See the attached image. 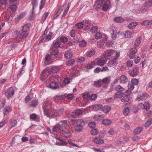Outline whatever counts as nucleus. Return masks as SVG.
Instances as JSON below:
<instances>
[{"label": "nucleus", "mask_w": 152, "mask_h": 152, "mask_svg": "<svg viewBox=\"0 0 152 152\" xmlns=\"http://www.w3.org/2000/svg\"><path fill=\"white\" fill-rule=\"evenodd\" d=\"M62 11V9L59 10L54 15L53 18V19H55L57 17H58L61 14V11Z\"/></svg>", "instance_id": "052dcab7"}, {"label": "nucleus", "mask_w": 152, "mask_h": 152, "mask_svg": "<svg viewBox=\"0 0 152 152\" xmlns=\"http://www.w3.org/2000/svg\"><path fill=\"white\" fill-rule=\"evenodd\" d=\"M17 7V6L16 4H13L11 5L10 9L12 11L15 12L16 10Z\"/></svg>", "instance_id": "774afa93"}, {"label": "nucleus", "mask_w": 152, "mask_h": 152, "mask_svg": "<svg viewBox=\"0 0 152 152\" xmlns=\"http://www.w3.org/2000/svg\"><path fill=\"white\" fill-rule=\"evenodd\" d=\"M137 25V22H133L130 23L128 25V27L129 29H133L135 28Z\"/></svg>", "instance_id": "c85d7f7f"}, {"label": "nucleus", "mask_w": 152, "mask_h": 152, "mask_svg": "<svg viewBox=\"0 0 152 152\" xmlns=\"http://www.w3.org/2000/svg\"><path fill=\"white\" fill-rule=\"evenodd\" d=\"M95 37L96 39H99L102 37V34L101 33L98 32L96 33L95 35Z\"/></svg>", "instance_id": "a18cd8bd"}, {"label": "nucleus", "mask_w": 152, "mask_h": 152, "mask_svg": "<svg viewBox=\"0 0 152 152\" xmlns=\"http://www.w3.org/2000/svg\"><path fill=\"white\" fill-rule=\"evenodd\" d=\"M76 26L77 28L80 29L83 28L84 25L82 21L77 23Z\"/></svg>", "instance_id": "603ef678"}, {"label": "nucleus", "mask_w": 152, "mask_h": 152, "mask_svg": "<svg viewBox=\"0 0 152 152\" xmlns=\"http://www.w3.org/2000/svg\"><path fill=\"white\" fill-rule=\"evenodd\" d=\"M152 123V120L149 119L145 123V126L146 127H148Z\"/></svg>", "instance_id": "5fc2aeb1"}, {"label": "nucleus", "mask_w": 152, "mask_h": 152, "mask_svg": "<svg viewBox=\"0 0 152 152\" xmlns=\"http://www.w3.org/2000/svg\"><path fill=\"white\" fill-rule=\"evenodd\" d=\"M82 97L83 98L87 99L90 97V95L88 92H86L83 93L82 94Z\"/></svg>", "instance_id": "4c0bfd02"}, {"label": "nucleus", "mask_w": 152, "mask_h": 152, "mask_svg": "<svg viewBox=\"0 0 152 152\" xmlns=\"http://www.w3.org/2000/svg\"><path fill=\"white\" fill-rule=\"evenodd\" d=\"M104 118V117L103 116L99 115H96L94 117V119L98 121L102 120Z\"/></svg>", "instance_id": "c9c22d12"}, {"label": "nucleus", "mask_w": 152, "mask_h": 152, "mask_svg": "<svg viewBox=\"0 0 152 152\" xmlns=\"http://www.w3.org/2000/svg\"><path fill=\"white\" fill-rule=\"evenodd\" d=\"M122 95V93L121 92H117L114 96L115 99L120 98Z\"/></svg>", "instance_id": "3c124183"}, {"label": "nucleus", "mask_w": 152, "mask_h": 152, "mask_svg": "<svg viewBox=\"0 0 152 152\" xmlns=\"http://www.w3.org/2000/svg\"><path fill=\"white\" fill-rule=\"evenodd\" d=\"M67 130L62 132L61 133L63 136L66 138L69 137L71 136V134Z\"/></svg>", "instance_id": "6ab92c4d"}, {"label": "nucleus", "mask_w": 152, "mask_h": 152, "mask_svg": "<svg viewBox=\"0 0 152 152\" xmlns=\"http://www.w3.org/2000/svg\"><path fill=\"white\" fill-rule=\"evenodd\" d=\"M114 21L118 23H122L124 21V19L120 17H117L114 19Z\"/></svg>", "instance_id": "2f4dec72"}, {"label": "nucleus", "mask_w": 152, "mask_h": 152, "mask_svg": "<svg viewBox=\"0 0 152 152\" xmlns=\"http://www.w3.org/2000/svg\"><path fill=\"white\" fill-rule=\"evenodd\" d=\"M84 25H88L91 23V21L89 20H85L82 21Z\"/></svg>", "instance_id": "680f3d73"}, {"label": "nucleus", "mask_w": 152, "mask_h": 152, "mask_svg": "<svg viewBox=\"0 0 152 152\" xmlns=\"http://www.w3.org/2000/svg\"><path fill=\"white\" fill-rule=\"evenodd\" d=\"M98 131L97 129H92L91 132V133L92 135H97L98 133Z\"/></svg>", "instance_id": "4d7b16f0"}, {"label": "nucleus", "mask_w": 152, "mask_h": 152, "mask_svg": "<svg viewBox=\"0 0 152 152\" xmlns=\"http://www.w3.org/2000/svg\"><path fill=\"white\" fill-rule=\"evenodd\" d=\"M108 132L111 135H114L115 134V132L113 128H111Z\"/></svg>", "instance_id": "de8ad7c7"}, {"label": "nucleus", "mask_w": 152, "mask_h": 152, "mask_svg": "<svg viewBox=\"0 0 152 152\" xmlns=\"http://www.w3.org/2000/svg\"><path fill=\"white\" fill-rule=\"evenodd\" d=\"M111 109V107L110 106L106 105L103 107L102 106V110L103 112L107 113L109 112Z\"/></svg>", "instance_id": "b1692460"}, {"label": "nucleus", "mask_w": 152, "mask_h": 152, "mask_svg": "<svg viewBox=\"0 0 152 152\" xmlns=\"http://www.w3.org/2000/svg\"><path fill=\"white\" fill-rule=\"evenodd\" d=\"M53 33L51 32H49L48 34L46 35L45 37H46L45 40L48 41L50 40L51 38Z\"/></svg>", "instance_id": "ea45409f"}, {"label": "nucleus", "mask_w": 152, "mask_h": 152, "mask_svg": "<svg viewBox=\"0 0 152 152\" xmlns=\"http://www.w3.org/2000/svg\"><path fill=\"white\" fill-rule=\"evenodd\" d=\"M96 65V61H94L91 63V64H88L86 66V68L88 69H91L93 68Z\"/></svg>", "instance_id": "412c9836"}, {"label": "nucleus", "mask_w": 152, "mask_h": 152, "mask_svg": "<svg viewBox=\"0 0 152 152\" xmlns=\"http://www.w3.org/2000/svg\"><path fill=\"white\" fill-rule=\"evenodd\" d=\"M50 87L53 89H55L57 88H62L63 87V84L61 86V87L58 86L57 83L55 82H52L51 83L50 85Z\"/></svg>", "instance_id": "9b49d317"}, {"label": "nucleus", "mask_w": 152, "mask_h": 152, "mask_svg": "<svg viewBox=\"0 0 152 152\" xmlns=\"http://www.w3.org/2000/svg\"><path fill=\"white\" fill-rule=\"evenodd\" d=\"M72 53L69 51H66L64 54L65 57L67 59L71 58L72 56Z\"/></svg>", "instance_id": "bb28decb"}, {"label": "nucleus", "mask_w": 152, "mask_h": 152, "mask_svg": "<svg viewBox=\"0 0 152 152\" xmlns=\"http://www.w3.org/2000/svg\"><path fill=\"white\" fill-rule=\"evenodd\" d=\"M95 50H90L87 52L86 55L88 57H91L95 54Z\"/></svg>", "instance_id": "473e14b6"}, {"label": "nucleus", "mask_w": 152, "mask_h": 152, "mask_svg": "<svg viewBox=\"0 0 152 152\" xmlns=\"http://www.w3.org/2000/svg\"><path fill=\"white\" fill-rule=\"evenodd\" d=\"M147 98L146 94H143L141 96H138L136 98V100L137 101H143L145 100Z\"/></svg>", "instance_id": "f3484780"}, {"label": "nucleus", "mask_w": 152, "mask_h": 152, "mask_svg": "<svg viewBox=\"0 0 152 152\" xmlns=\"http://www.w3.org/2000/svg\"><path fill=\"white\" fill-rule=\"evenodd\" d=\"M50 73L48 69H45L42 71L41 74L40 76L41 80L42 81L45 82L48 80H50V77L48 78Z\"/></svg>", "instance_id": "20e7f679"}, {"label": "nucleus", "mask_w": 152, "mask_h": 152, "mask_svg": "<svg viewBox=\"0 0 152 152\" xmlns=\"http://www.w3.org/2000/svg\"><path fill=\"white\" fill-rule=\"evenodd\" d=\"M30 24L28 23L25 24L22 27V31L23 32H27L29 30L30 27Z\"/></svg>", "instance_id": "a211bd4d"}, {"label": "nucleus", "mask_w": 152, "mask_h": 152, "mask_svg": "<svg viewBox=\"0 0 152 152\" xmlns=\"http://www.w3.org/2000/svg\"><path fill=\"white\" fill-rule=\"evenodd\" d=\"M94 141L97 144H102L104 142L103 140L99 137H95L93 139Z\"/></svg>", "instance_id": "2eb2a0df"}, {"label": "nucleus", "mask_w": 152, "mask_h": 152, "mask_svg": "<svg viewBox=\"0 0 152 152\" xmlns=\"http://www.w3.org/2000/svg\"><path fill=\"white\" fill-rule=\"evenodd\" d=\"M110 80V77H106L104 78L101 81L103 83H108Z\"/></svg>", "instance_id": "58836bf2"}, {"label": "nucleus", "mask_w": 152, "mask_h": 152, "mask_svg": "<svg viewBox=\"0 0 152 152\" xmlns=\"http://www.w3.org/2000/svg\"><path fill=\"white\" fill-rule=\"evenodd\" d=\"M59 50L58 48H55L51 51V54L53 55H56L59 53Z\"/></svg>", "instance_id": "37998d69"}, {"label": "nucleus", "mask_w": 152, "mask_h": 152, "mask_svg": "<svg viewBox=\"0 0 152 152\" xmlns=\"http://www.w3.org/2000/svg\"><path fill=\"white\" fill-rule=\"evenodd\" d=\"M12 110V108L10 107H5L3 110L4 115L5 116L7 114Z\"/></svg>", "instance_id": "a878e982"}, {"label": "nucleus", "mask_w": 152, "mask_h": 152, "mask_svg": "<svg viewBox=\"0 0 152 152\" xmlns=\"http://www.w3.org/2000/svg\"><path fill=\"white\" fill-rule=\"evenodd\" d=\"M14 92L13 88H10L8 89L5 93V95L8 98L11 97L14 94Z\"/></svg>", "instance_id": "9d476101"}, {"label": "nucleus", "mask_w": 152, "mask_h": 152, "mask_svg": "<svg viewBox=\"0 0 152 152\" xmlns=\"http://www.w3.org/2000/svg\"><path fill=\"white\" fill-rule=\"evenodd\" d=\"M142 39L140 37H139L137 38L135 41L134 44V46L136 47H138L140 44Z\"/></svg>", "instance_id": "c756f323"}, {"label": "nucleus", "mask_w": 152, "mask_h": 152, "mask_svg": "<svg viewBox=\"0 0 152 152\" xmlns=\"http://www.w3.org/2000/svg\"><path fill=\"white\" fill-rule=\"evenodd\" d=\"M64 110L63 108L56 110L51 107L49 109H44V114L49 118H55L62 115Z\"/></svg>", "instance_id": "f03ea898"}, {"label": "nucleus", "mask_w": 152, "mask_h": 152, "mask_svg": "<svg viewBox=\"0 0 152 152\" xmlns=\"http://www.w3.org/2000/svg\"><path fill=\"white\" fill-rule=\"evenodd\" d=\"M112 121L111 120L108 119H105L102 121V124L105 125H108L111 124Z\"/></svg>", "instance_id": "f704fd0d"}, {"label": "nucleus", "mask_w": 152, "mask_h": 152, "mask_svg": "<svg viewBox=\"0 0 152 152\" xmlns=\"http://www.w3.org/2000/svg\"><path fill=\"white\" fill-rule=\"evenodd\" d=\"M48 69V71L50 73H57L59 70L58 66H54Z\"/></svg>", "instance_id": "4468645a"}, {"label": "nucleus", "mask_w": 152, "mask_h": 152, "mask_svg": "<svg viewBox=\"0 0 152 152\" xmlns=\"http://www.w3.org/2000/svg\"><path fill=\"white\" fill-rule=\"evenodd\" d=\"M77 125L75 126V130L77 132H80L83 130V126L84 125L85 123L83 119L76 120L75 121Z\"/></svg>", "instance_id": "7ed1b4c3"}, {"label": "nucleus", "mask_w": 152, "mask_h": 152, "mask_svg": "<svg viewBox=\"0 0 152 152\" xmlns=\"http://www.w3.org/2000/svg\"><path fill=\"white\" fill-rule=\"evenodd\" d=\"M138 80L137 79L135 78L132 79L131 81V83L134 85H137L138 84Z\"/></svg>", "instance_id": "8fccbe9b"}, {"label": "nucleus", "mask_w": 152, "mask_h": 152, "mask_svg": "<svg viewBox=\"0 0 152 152\" xmlns=\"http://www.w3.org/2000/svg\"><path fill=\"white\" fill-rule=\"evenodd\" d=\"M129 96L128 95H125L121 98V101L124 102H128L129 100Z\"/></svg>", "instance_id": "79ce46f5"}, {"label": "nucleus", "mask_w": 152, "mask_h": 152, "mask_svg": "<svg viewBox=\"0 0 152 152\" xmlns=\"http://www.w3.org/2000/svg\"><path fill=\"white\" fill-rule=\"evenodd\" d=\"M102 106L101 104H96L92 106V108L94 111H97L102 109Z\"/></svg>", "instance_id": "aec40b11"}, {"label": "nucleus", "mask_w": 152, "mask_h": 152, "mask_svg": "<svg viewBox=\"0 0 152 152\" xmlns=\"http://www.w3.org/2000/svg\"><path fill=\"white\" fill-rule=\"evenodd\" d=\"M53 46L55 48H57L60 47V43L59 42L55 40L53 42Z\"/></svg>", "instance_id": "49530a36"}, {"label": "nucleus", "mask_w": 152, "mask_h": 152, "mask_svg": "<svg viewBox=\"0 0 152 152\" xmlns=\"http://www.w3.org/2000/svg\"><path fill=\"white\" fill-rule=\"evenodd\" d=\"M120 56V53L117 50L112 49L106 50L103 54V56L105 59H110L107 64L108 66L112 67L118 64V59Z\"/></svg>", "instance_id": "f257e3e1"}, {"label": "nucleus", "mask_w": 152, "mask_h": 152, "mask_svg": "<svg viewBox=\"0 0 152 152\" xmlns=\"http://www.w3.org/2000/svg\"><path fill=\"white\" fill-rule=\"evenodd\" d=\"M129 73L131 76L135 77L139 73V68L137 66L135 67L132 70H129Z\"/></svg>", "instance_id": "423d86ee"}, {"label": "nucleus", "mask_w": 152, "mask_h": 152, "mask_svg": "<svg viewBox=\"0 0 152 152\" xmlns=\"http://www.w3.org/2000/svg\"><path fill=\"white\" fill-rule=\"evenodd\" d=\"M60 122L61 123V132L68 129L69 127L67 124L66 120H62Z\"/></svg>", "instance_id": "39448f33"}, {"label": "nucleus", "mask_w": 152, "mask_h": 152, "mask_svg": "<svg viewBox=\"0 0 152 152\" xmlns=\"http://www.w3.org/2000/svg\"><path fill=\"white\" fill-rule=\"evenodd\" d=\"M119 79L120 82L121 83H125L128 81V78L127 77L124 75H121Z\"/></svg>", "instance_id": "dca6fc26"}, {"label": "nucleus", "mask_w": 152, "mask_h": 152, "mask_svg": "<svg viewBox=\"0 0 152 152\" xmlns=\"http://www.w3.org/2000/svg\"><path fill=\"white\" fill-rule=\"evenodd\" d=\"M71 79L69 77H67L65 78L64 80V83L65 84H68L70 83Z\"/></svg>", "instance_id": "0e129e2a"}, {"label": "nucleus", "mask_w": 152, "mask_h": 152, "mask_svg": "<svg viewBox=\"0 0 152 152\" xmlns=\"http://www.w3.org/2000/svg\"><path fill=\"white\" fill-rule=\"evenodd\" d=\"M111 2L110 0H106L103 5V10L105 11H107L108 9L111 7Z\"/></svg>", "instance_id": "0eeeda50"}, {"label": "nucleus", "mask_w": 152, "mask_h": 152, "mask_svg": "<svg viewBox=\"0 0 152 152\" xmlns=\"http://www.w3.org/2000/svg\"><path fill=\"white\" fill-rule=\"evenodd\" d=\"M87 42L85 40H83L79 42V45L80 47H84L86 46Z\"/></svg>", "instance_id": "864d4df0"}, {"label": "nucleus", "mask_w": 152, "mask_h": 152, "mask_svg": "<svg viewBox=\"0 0 152 152\" xmlns=\"http://www.w3.org/2000/svg\"><path fill=\"white\" fill-rule=\"evenodd\" d=\"M115 89L116 91H121L124 90V88L120 85H118L115 87Z\"/></svg>", "instance_id": "69168bd1"}, {"label": "nucleus", "mask_w": 152, "mask_h": 152, "mask_svg": "<svg viewBox=\"0 0 152 152\" xmlns=\"http://www.w3.org/2000/svg\"><path fill=\"white\" fill-rule=\"evenodd\" d=\"M145 7H150L152 6V0H149L147 1L144 4Z\"/></svg>", "instance_id": "e433bc0d"}, {"label": "nucleus", "mask_w": 152, "mask_h": 152, "mask_svg": "<svg viewBox=\"0 0 152 152\" xmlns=\"http://www.w3.org/2000/svg\"><path fill=\"white\" fill-rule=\"evenodd\" d=\"M62 96H56L53 98V100L56 102H57L58 100H61L63 99Z\"/></svg>", "instance_id": "c03bdc74"}, {"label": "nucleus", "mask_w": 152, "mask_h": 152, "mask_svg": "<svg viewBox=\"0 0 152 152\" xmlns=\"http://www.w3.org/2000/svg\"><path fill=\"white\" fill-rule=\"evenodd\" d=\"M137 51V49L136 48H133L131 49L130 53L129 56L130 58L133 59L135 57Z\"/></svg>", "instance_id": "1a4fd4ad"}, {"label": "nucleus", "mask_w": 152, "mask_h": 152, "mask_svg": "<svg viewBox=\"0 0 152 152\" xmlns=\"http://www.w3.org/2000/svg\"><path fill=\"white\" fill-rule=\"evenodd\" d=\"M145 109L146 110H148L150 108V106L148 102H145L144 104Z\"/></svg>", "instance_id": "bf43d9fd"}, {"label": "nucleus", "mask_w": 152, "mask_h": 152, "mask_svg": "<svg viewBox=\"0 0 152 152\" xmlns=\"http://www.w3.org/2000/svg\"><path fill=\"white\" fill-rule=\"evenodd\" d=\"M75 62L74 59H72L71 60L68 61L66 63V64L67 66H71Z\"/></svg>", "instance_id": "13d9d810"}, {"label": "nucleus", "mask_w": 152, "mask_h": 152, "mask_svg": "<svg viewBox=\"0 0 152 152\" xmlns=\"http://www.w3.org/2000/svg\"><path fill=\"white\" fill-rule=\"evenodd\" d=\"M113 44V42L111 41H108L106 43V45L109 47L112 46Z\"/></svg>", "instance_id": "338daca9"}, {"label": "nucleus", "mask_w": 152, "mask_h": 152, "mask_svg": "<svg viewBox=\"0 0 152 152\" xmlns=\"http://www.w3.org/2000/svg\"><path fill=\"white\" fill-rule=\"evenodd\" d=\"M130 109L128 107H125L123 110V113L124 115L125 116L128 115L130 112Z\"/></svg>", "instance_id": "72a5a7b5"}, {"label": "nucleus", "mask_w": 152, "mask_h": 152, "mask_svg": "<svg viewBox=\"0 0 152 152\" xmlns=\"http://www.w3.org/2000/svg\"><path fill=\"white\" fill-rule=\"evenodd\" d=\"M106 59L103 58H100L96 60L97 64L99 66H102L106 62Z\"/></svg>", "instance_id": "6e6552de"}, {"label": "nucleus", "mask_w": 152, "mask_h": 152, "mask_svg": "<svg viewBox=\"0 0 152 152\" xmlns=\"http://www.w3.org/2000/svg\"><path fill=\"white\" fill-rule=\"evenodd\" d=\"M53 130L55 132H57L59 131H61V125L58 124L57 125L54 126L53 127Z\"/></svg>", "instance_id": "cd10ccee"}, {"label": "nucleus", "mask_w": 152, "mask_h": 152, "mask_svg": "<svg viewBox=\"0 0 152 152\" xmlns=\"http://www.w3.org/2000/svg\"><path fill=\"white\" fill-rule=\"evenodd\" d=\"M119 33L122 35H123L126 38H130L132 36V35L133 34L132 32H131L129 31H127L125 32L124 33L123 32H119Z\"/></svg>", "instance_id": "f8f14e48"}, {"label": "nucleus", "mask_w": 152, "mask_h": 152, "mask_svg": "<svg viewBox=\"0 0 152 152\" xmlns=\"http://www.w3.org/2000/svg\"><path fill=\"white\" fill-rule=\"evenodd\" d=\"M27 32H23L22 31V33L20 34V36L21 39L25 38L28 35Z\"/></svg>", "instance_id": "09e8293b"}, {"label": "nucleus", "mask_w": 152, "mask_h": 152, "mask_svg": "<svg viewBox=\"0 0 152 152\" xmlns=\"http://www.w3.org/2000/svg\"><path fill=\"white\" fill-rule=\"evenodd\" d=\"M106 40H104L102 41H99L97 42V46L99 48L102 47L104 45Z\"/></svg>", "instance_id": "a19ab883"}, {"label": "nucleus", "mask_w": 152, "mask_h": 152, "mask_svg": "<svg viewBox=\"0 0 152 152\" xmlns=\"http://www.w3.org/2000/svg\"><path fill=\"white\" fill-rule=\"evenodd\" d=\"M112 31L113 32V33L112 35V37L113 39L114 40L116 39L117 33L120 34L119 33V32H117V30L116 29V28H115L114 27V28L113 29Z\"/></svg>", "instance_id": "393cba45"}, {"label": "nucleus", "mask_w": 152, "mask_h": 152, "mask_svg": "<svg viewBox=\"0 0 152 152\" xmlns=\"http://www.w3.org/2000/svg\"><path fill=\"white\" fill-rule=\"evenodd\" d=\"M83 110H75V113L76 115H81L83 114Z\"/></svg>", "instance_id": "6e6d98bb"}, {"label": "nucleus", "mask_w": 152, "mask_h": 152, "mask_svg": "<svg viewBox=\"0 0 152 152\" xmlns=\"http://www.w3.org/2000/svg\"><path fill=\"white\" fill-rule=\"evenodd\" d=\"M114 100V99L113 98H107L105 99L106 102L108 103H111L113 102Z\"/></svg>", "instance_id": "e2e57ef3"}, {"label": "nucleus", "mask_w": 152, "mask_h": 152, "mask_svg": "<svg viewBox=\"0 0 152 152\" xmlns=\"http://www.w3.org/2000/svg\"><path fill=\"white\" fill-rule=\"evenodd\" d=\"M32 4L33 7L32 8V13L31 15V16H32L33 17V15H34V12H33V10L34 8L35 7H36L37 6V0H32Z\"/></svg>", "instance_id": "7c9ffc66"}, {"label": "nucleus", "mask_w": 152, "mask_h": 152, "mask_svg": "<svg viewBox=\"0 0 152 152\" xmlns=\"http://www.w3.org/2000/svg\"><path fill=\"white\" fill-rule=\"evenodd\" d=\"M42 107L44 111V109H49V108H48L51 107V102L49 101H46L43 103Z\"/></svg>", "instance_id": "ddd939ff"}, {"label": "nucleus", "mask_w": 152, "mask_h": 152, "mask_svg": "<svg viewBox=\"0 0 152 152\" xmlns=\"http://www.w3.org/2000/svg\"><path fill=\"white\" fill-rule=\"evenodd\" d=\"M104 0H97L96 1L95 4L98 8H99L103 4V3L104 4Z\"/></svg>", "instance_id": "4be33fe9"}, {"label": "nucleus", "mask_w": 152, "mask_h": 152, "mask_svg": "<svg viewBox=\"0 0 152 152\" xmlns=\"http://www.w3.org/2000/svg\"><path fill=\"white\" fill-rule=\"evenodd\" d=\"M143 129L142 127H139L135 129L134 131V133L135 134H140L143 130Z\"/></svg>", "instance_id": "5701e85b"}]
</instances>
